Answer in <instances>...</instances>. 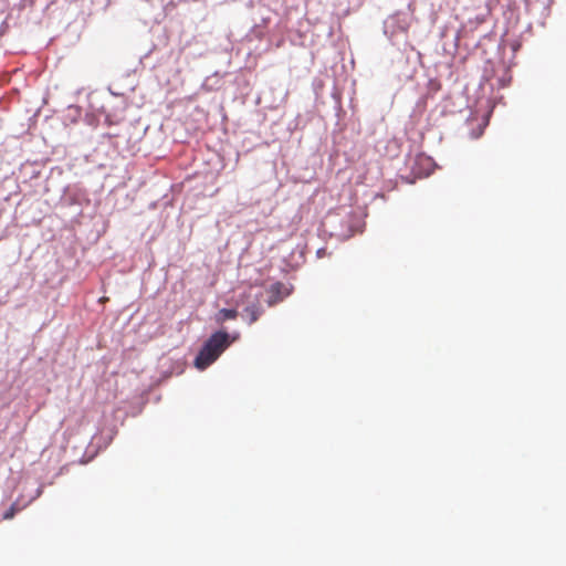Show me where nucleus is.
Instances as JSON below:
<instances>
[{
	"label": "nucleus",
	"mask_w": 566,
	"mask_h": 566,
	"mask_svg": "<svg viewBox=\"0 0 566 566\" xmlns=\"http://www.w3.org/2000/svg\"><path fill=\"white\" fill-rule=\"evenodd\" d=\"M277 300H279V298H277L275 295H272V296H270V298H269L268 303H269V305H272V304H274Z\"/></svg>",
	"instance_id": "obj_7"
},
{
	"label": "nucleus",
	"mask_w": 566,
	"mask_h": 566,
	"mask_svg": "<svg viewBox=\"0 0 566 566\" xmlns=\"http://www.w3.org/2000/svg\"><path fill=\"white\" fill-rule=\"evenodd\" d=\"M331 235H333V237H337V238H339V239L345 240V239H348V238L352 235V231L349 230V231H348V233H343V232H342V233L331 232Z\"/></svg>",
	"instance_id": "obj_5"
},
{
	"label": "nucleus",
	"mask_w": 566,
	"mask_h": 566,
	"mask_svg": "<svg viewBox=\"0 0 566 566\" xmlns=\"http://www.w3.org/2000/svg\"><path fill=\"white\" fill-rule=\"evenodd\" d=\"M15 512L14 505H12L3 515L6 520L12 518Z\"/></svg>",
	"instance_id": "obj_6"
},
{
	"label": "nucleus",
	"mask_w": 566,
	"mask_h": 566,
	"mask_svg": "<svg viewBox=\"0 0 566 566\" xmlns=\"http://www.w3.org/2000/svg\"><path fill=\"white\" fill-rule=\"evenodd\" d=\"M482 134V130H480L478 134L473 136V138H479V136Z\"/></svg>",
	"instance_id": "obj_11"
},
{
	"label": "nucleus",
	"mask_w": 566,
	"mask_h": 566,
	"mask_svg": "<svg viewBox=\"0 0 566 566\" xmlns=\"http://www.w3.org/2000/svg\"><path fill=\"white\" fill-rule=\"evenodd\" d=\"M329 219H327L325 222H324V227H326L328 223H329Z\"/></svg>",
	"instance_id": "obj_12"
},
{
	"label": "nucleus",
	"mask_w": 566,
	"mask_h": 566,
	"mask_svg": "<svg viewBox=\"0 0 566 566\" xmlns=\"http://www.w3.org/2000/svg\"><path fill=\"white\" fill-rule=\"evenodd\" d=\"M280 287H281V284H280V283H276V284L272 285V292H276V293H279Z\"/></svg>",
	"instance_id": "obj_8"
},
{
	"label": "nucleus",
	"mask_w": 566,
	"mask_h": 566,
	"mask_svg": "<svg viewBox=\"0 0 566 566\" xmlns=\"http://www.w3.org/2000/svg\"><path fill=\"white\" fill-rule=\"evenodd\" d=\"M230 335L224 331L213 333L203 344L195 358V366L203 370L210 366L231 344Z\"/></svg>",
	"instance_id": "obj_1"
},
{
	"label": "nucleus",
	"mask_w": 566,
	"mask_h": 566,
	"mask_svg": "<svg viewBox=\"0 0 566 566\" xmlns=\"http://www.w3.org/2000/svg\"><path fill=\"white\" fill-rule=\"evenodd\" d=\"M41 493H42V488H38L35 491V495L31 499V501L39 497L41 495Z\"/></svg>",
	"instance_id": "obj_9"
},
{
	"label": "nucleus",
	"mask_w": 566,
	"mask_h": 566,
	"mask_svg": "<svg viewBox=\"0 0 566 566\" xmlns=\"http://www.w3.org/2000/svg\"><path fill=\"white\" fill-rule=\"evenodd\" d=\"M408 15L405 13H397L395 15H391L384 23L385 33H388L390 31L391 34H394L397 31L405 32L408 29Z\"/></svg>",
	"instance_id": "obj_2"
},
{
	"label": "nucleus",
	"mask_w": 566,
	"mask_h": 566,
	"mask_svg": "<svg viewBox=\"0 0 566 566\" xmlns=\"http://www.w3.org/2000/svg\"><path fill=\"white\" fill-rule=\"evenodd\" d=\"M238 315V312L232 308H222L219 311L217 319L218 322H224L227 319H233Z\"/></svg>",
	"instance_id": "obj_4"
},
{
	"label": "nucleus",
	"mask_w": 566,
	"mask_h": 566,
	"mask_svg": "<svg viewBox=\"0 0 566 566\" xmlns=\"http://www.w3.org/2000/svg\"><path fill=\"white\" fill-rule=\"evenodd\" d=\"M263 311V306L259 303L258 295H255L254 300L244 306L241 317L251 325L258 321Z\"/></svg>",
	"instance_id": "obj_3"
},
{
	"label": "nucleus",
	"mask_w": 566,
	"mask_h": 566,
	"mask_svg": "<svg viewBox=\"0 0 566 566\" xmlns=\"http://www.w3.org/2000/svg\"><path fill=\"white\" fill-rule=\"evenodd\" d=\"M324 253H325V250H324V249H318V250H317V255H318L319 258H321V256H323V255H324Z\"/></svg>",
	"instance_id": "obj_10"
}]
</instances>
